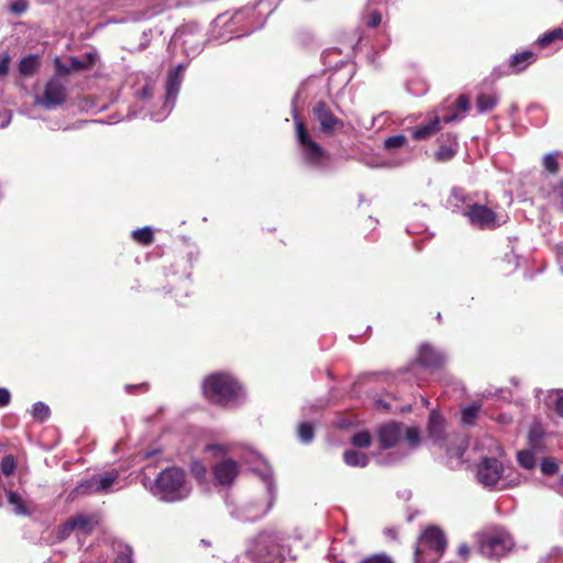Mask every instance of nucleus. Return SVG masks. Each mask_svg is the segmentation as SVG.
I'll return each mask as SVG.
<instances>
[{
    "label": "nucleus",
    "instance_id": "8",
    "mask_svg": "<svg viewBox=\"0 0 563 563\" xmlns=\"http://www.w3.org/2000/svg\"><path fill=\"white\" fill-rule=\"evenodd\" d=\"M312 115L320 123V131L325 135H333L344 128V122L334 115L330 106L323 101H317L312 107Z\"/></svg>",
    "mask_w": 563,
    "mask_h": 563
},
{
    "label": "nucleus",
    "instance_id": "50",
    "mask_svg": "<svg viewBox=\"0 0 563 563\" xmlns=\"http://www.w3.org/2000/svg\"><path fill=\"white\" fill-rule=\"evenodd\" d=\"M10 122V114L0 113V128H4Z\"/></svg>",
    "mask_w": 563,
    "mask_h": 563
},
{
    "label": "nucleus",
    "instance_id": "14",
    "mask_svg": "<svg viewBox=\"0 0 563 563\" xmlns=\"http://www.w3.org/2000/svg\"><path fill=\"white\" fill-rule=\"evenodd\" d=\"M439 148L434 153V158L437 162H448L452 159L459 147L457 139L454 133L448 132L441 134L439 137Z\"/></svg>",
    "mask_w": 563,
    "mask_h": 563
},
{
    "label": "nucleus",
    "instance_id": "20",
    "mask_svg": "<svg viewBox=\"0 0 563 563\" xmlns=\"http://www.w3.org/2000/svg\"><path fill=\"white\" fill-rule=\"evenodd\" d=\"M544 429L540 423L533 424L528 433V443L533 452H542L544 444Z\"/></svg>",
    "mask_w": 563,
    "mask_h": 563
},
{
    "label": "nucleus",
    "instance_id": "39",
    "mask_svg": "<svg viewBox=\"0 0 563 563\" xmlns=\"http://www.w3.org/2000/svg\"><path fill=\"white\" fill-rule=\"evenodd\" d=\"M405 437L411 448H417L420 444V433L417 428H407Z\"/></svg>",
    "mask_w": 563,
    "mask_h": 563
},
{
    "label": "nucleus",
    "instance_id": "46",
    "mask_svg": "<svg viewBox=\"0 0 563 563\" xmlns=\"http://www.w3.org/2000/svg\"><path fill=\"white\" fill-rule=\"evenodd\" d=\"M11 394L7 388L0 387V408L10 404Z\"/></svg>",
    "mask_w": 563,
    "mask_h": 563
},
{
    "label": "nucleus",
    "instance_id": "9",
    "mask_svg": "<svg viewBox=\"0 0 563 563\" xmlns=\"http://www.w3.org/2000/svg\"><path fill=\"white\" fill-rule=\"evenodd\" d=\"M464 216L468 218L473 225L482 230L495 229L497 224L496 212L484 205L473 203L467 206Z\"/></svg>",
    "mask_w": 563,
    "mask_h": 563
},
{
    "label": "nucleus",
    "instance_id": "54",
    "mask_svg": "<svg viewBox=\"0 0 563 563\" xmlns=\"http://www.w3.org/2000/svg\"><path fill=\"white\" fill-rule=\"evenodd\" d=\"M144 386H147L146 384H141V385H137V386H128V388H133V389H136V388H141V387H144Z\"/></svg>",
    "mask_w": 563,
    "mask_h": 563
},
{
    "label": "nucleus",
    "instance_id": "40",
    "mask_svg": "<svg viewBox=\"0 0 563 563\" xmlns=\"http://www.w3.org/2000/svg\"><path fill=\"white\" fill-rule=\"evenodd\" d=\"M117 475H107L103 477L98 478L97 477V489L98 493L103 492L112 486V484L115 482Z\"/></svg>",
    "mask_w": 563,
    "mask_h": 563
},
{
    "label": "nucleus",
    "instance_id": "17",
    "mask_svg": "<svg viewBox=\"0 0 563 563\" xmlns=\"http://www.w3.org/2000/svg\"><path fill=\"white\" fill-rule=\"evenodd\" d=\"M537 60L534 52L527 49L515 54L509 60L510 74H520Z\"/></svg>",
    "mask_w": 563,
    "mask_h": 563
},
{
    "label": "nucleus",
    "instance_id": "44",
    "mask_svg": "<svg viewBox=\"0 0 563 563\" xmlns=\"http://www.w3.org/2000/svg\"><path fill=\"white\" fill-rule=\"evenodd\" d=\"M9 9L12 13L21 14L27 9V1L16 0L15 2L10 4Z\"/></svg>",
    "mask_w": 563,
    "mask_h": 563
},
{
    "label": "nucleus",
    "instance_id": "43",
    "mask_svg": "<svg viewBox=\"0 0 563 563\" xmlns=\"http://www.w3.org/2000/svg\"><path fill=\"white\" fill-rule=\"evenodd\" d=\"M382 22V14L378 11H373L369 13L366 25L371 29L377 27Z\"/></svg>",
    "mask_w": 563,
    "mask_h": 563
},
{
    "label": "nucleus",
    "instance_id": "33",
    "mask_svg": "<svg viewBox=\"0 0 563 563\" xmlns=\"http://www.w3.org/2000/svg\"><path fill=\"white\" fill-rule=\"evenodd\" d=\"M0 468L3 475L10 476L16 468V460L12 454L4 455L0 463Z\"/></svg>",
    "mask_w": 563,
    "mask_h": 563
},
{
    "label": "nucleus",
    "instance_id": "29",
    "mask_svg": "<svg viewBox=\"0 0 563 563\" xmlns=\"http://www.w3.org/2000/svg\"><path fill=\"white\" fill-rule=\"evenodd\" d=\"M556 40H563V30L560 27L544 33L537 43L541 48H545Z\"/></svg>",
    "mask_w": 563,
    "mask_h": 563
},
{
    "label": "nucleus",
    "instance_id": "51",
    "mask_svg": "<svg viewBox=\"0 0 563 563\" xmlns=\"http://www.w3.org/2000/svg\"><path fill=\"white\" fill-rule=\"evenodd\" d=\"M459 119V115L456 113L448 114L442 118V121L444 123H450Z\"/></svg>",
    "mask_w": 563,
    "mask_h": 563
},
{
    "label": "nucleus",
    "instance_id": "13",
    "mask_svg": "<svg viewBox=\"0 0 563 563\" xmlns=\"http://www.w3.org/2000/svg\"><path fill=\"white\" fill-rule=\"evenodd\" d=\"M378 442L382 450L394 448L398 444L402 437V428L400 423L390 422L382 426L378 431Z\"/></svg>",
    "mask_w": 563,
    "mask_h": 563
},
{
    "label": "nucleus",
    "instance_id": "32",
    "mask_svg": "<svg viewBox=\"0 0 563 563\" xmlns=\"http://www.w3.org/2000/svg\"><path fill=\"white\" fill-rule=\"evenodd\" d=\"M298 437L301 442L310 443L313 440V427L309 422H301L298 427Z\"/></svg>",
    "mask_w": 563,
    "mask_h": 563
},
{
    "label": "nucleus",
    "instance_id": "31",
    "mask_svg": "<svg viewBox=\"0 0 563 563\" xmlns=\"http://www.w3.org/2000/svg\"><path fill=\"white\" fill-rule=\"evenodd\" d=\"M372 443L371 433L366 430L356 432L351 438V444L355 448H368Z\"/></svg>",
    "mask_w": 563,
    "mask_h": 563
},
{
    "label": "nucleus",
    "instance_id": "27",
    "mask_svg": "<svg viewBox=\"0 0 563 563\" xmlns=\"http://www.w3.org/2000/svg\"><path fill=\"white\" fill-rule=\"evenodd\" d=\"M482 406L479 404H473L462 409L461 421L465 426L475 424Z\"/></svg>",
    "mask_w": 563,
    "mask_h": 563
},
{
    "label": "nucleus",
    "instance_id": "53",
    "mask_svg": "<svg viewBox=\"0 0 563 563\" xmlns=\"http://www.w3.org/2000/svg\"><path fill=\"white\" fill-rule=\"evenodd\" d=\"M559 195H560V197H561V202H562V205H563V183H562V185L560 186Z\"/></svg>",
    "mask_w": 563,
    "mask_h": 563
},
{
    "label": "nucleus",
    "instance_id": "45",
    "mask_svg": "<svg viewBox=\"0 0 563 563\" xmlns=\"http://www.w3.org/2000/svg\"><path fill=\"white\" fill-rule=\"evenodd\" d=\"M455 107L462 112H466L470 109V99L466 95H460L455 101Z\"/></svg>",
    "mask_w": 563,
    "mask_h": 563
},
{
    "label": "nucleus",
    "instance_id": "6",
    "mask_svg": "<svg viewBox=\"0 0 563 563\" xmlns=\"http://www.w3.org/2000/svg\"><path fill=\"white\" fill-rule=\"evenodd\" d=\"M296 132L307 163L314 167H322L324 165V161L328 158V154L316 141L311 139L307 126L302 121L296 122Z\"/></svg>",
    "mask_w": 563,
    "mask_h": 563
},
{
    "label": "nucleus",
    "instance_id": "18",
    "mask_svg": "<svg viewBox=\"0 0 563 563\" xmlns=\"http://www.w3.org/2000/svg\"><path fill=\"white\" fill-rule=\"evenodd\" d=\"M445 421L443 417L437 411L432 410L429 415L428 421V435L434 441L440 442L444 440Z\"/></svg>",
    "mask_w": 563,
    "mask_h": 563
},
{
    "label": "nucleus",
    "instance_id": "16",
    "mask_svg": "<svg viewBox=\"0 0 563 563\" xmlns=\"http://www.w3.org/2000/svg\"><path fill=\"white\" fill-rule=\"evenodd\" d=\"M69 519L73 525L74 531H78L85 536L91 534L99 523L97 515L78 514L76 516L70 517Z\"/></svg>",
    "mask_w": 563,
    "mask_h": 563
},
{
    "label": "nucleus",
    "instance_id": "19",
    "mask_svg": "<svg viewBox=\"0 0 563 563\" xmlns=\"http://www.w3.org/2000/svg\"><path fill=\"white\" fill-rule=\"evenodd\" d=\"M441 120L439 117H434L427 123L419 124L411 129V137L416 141H423L430 139L440 129Z\"/></svg>",
    "mask_w": 563,
    "mask_h": 563
},
{
    "label": "nucleus",
    "instance_id": "24",
    "mask_svg": "<svg viewBox=\"0 0 563 563\" xmlns=\"http://www.w3.org/2000/svg\"><path fill=\"white\" fill-rule=\"evenodd\" d=\"M561 155L562 154L559 151L545 154L542 158V167L544 168V170H547L551 175L558 174L560 170L559 159Z\"/></svg>",
    "mask_w": 563,
    "mask_h": 563
},
{
    "label": "nucleus",
    "instance_id": "48",
    "mask_svg": "<svg viewBox=\"0 0 563 563\" xmlns=\"http://www.w3.org/2000/svg\"><path fill=\"white\" fill-rule=\"evenodd\" d=\"M9 71V58L5 57L0 62V76L7 75Z\"/></svg>",
    "mask_w": 563,
    "mask_h": 563
},
{
    "label": "nucleus",
    "instance_id": "52",
    "mask_svg": "<svg viewBox=\"0 0 563 563\" xmlns=\"http://www.w3.org/2000/svg\"><path fill=\"white\" fill-rule=\"evenodd\" d=\"M463 453H464V451L459 448V449H456V451H454L453 455L456 457H461L463 455Z\"/></svg>",
    "mask_w": 563,
    "mask_h": 563
},
{
    "label": "nucleus",
    "instance_id": "36",
    "mask_svg": "<svg viewBox=\"0 0 563 563\" xmlns=\"http://www.w3.org/2000/svg\"><path fill=\"white\" fill-rule=\"evenodd\" d=\"M96 486H97V477L93 476L92 478L80 483L76 487V492L78 494H95V493H98V489Z\"/></svg>",
    "mask_w": 563,
    "mask_h": 563
},
{
    "label": "nucleus",
    "instance_id": "21",
    "mask_svg": "<svg viewBox=\"0 0 563 563\" xmlns=\"http://www.w3.org/2000/svg\"><path fill=\"white\" fill-rule=\"evenodd\" d=\"M38 66H40L38 56L30 54L20 60L19 71L24 77H31L37 71Z\"/></svg>",
    "mask_w": 563,
    "mask_h": 563
},
{
    "label": "nucleus",
    "instance_id": "55",
    "mask_svg": "<svg viewBox=\"0 0 563 563\" xmlns=\"http://www.w3.org/2000/svg\"><path fill=\"white\" fill-rule=\"evenodd\" d=\"M201 543H205V545H209V542H205V540H201Z\"/></svg>",
    "mask_w": 563,
    "mask_h": 563
},
{
    "label": "nucleus",
    "instance_id": "35",
    "mask_svg": "<svg viewBox=\"0 0 563 563\" xmlns=\"http://www.w3.org/2000/svg\"><path fill=\"white\" fill-rule=\"evenodd\" d=\"M32 416L35 419H38L41 421H44L49 416V408L44 402H35L32 407Z\"/></svg>",
    "mask_w": 563,
    "mask_h": 563
},
{
    "label": "nucleus",
    "instance_id": "38",
    "mask_svg": "<svg viewBox=\"0 0 563 563\" xmlns=\"http://www.w3.org/2000/svg\"><path fill=\"white\" fill-rule=\"evenodd\" d=\"M406 136L402 134H396L387 137L384 142L385 148L395 150L406 144Z\"/></svg>",
    "mask_w": 563,
    "mask_h": 563
},
{
    "label": "nucleus",
    "instance_id": "7",
    "mask_svg": "<svg viewBox=\"0 0 563 563\" xmlns=\"http://www.w3.org/2000/svg\"><path fill=\"white\" fill-rule=\"evenodd\" d=\"M67 100V89L58 77L51 78L45 87L43 95L36 97L35 103L45 109H54L64 104Z\"/></svg>",
    "mask_w": 563,
    "mask_h": 563
},
{
    "label": "nucleus",
    "instance_id": "2",
    "mask_svg": "<svg viewBox=\"0 0 563 563\" xmlns=\"http://www.w3.org/2000/svg\"><path fill=\"white\" fill-rule=\"evenodd\" d=\"M156 494L165 501H178L189 495L185 472L176 466L166 467L155 479Z\"/></svg>",
    "mask_w": 563,
    "mask_h": 563
},
{
    "label": "nucleus",
    "instance_id": "12",
    "mask_svg": "<svg viewBox=\"0 0 563 563\" xmlns=\"http://www.w3.org/2000/svg\"><path fill=\"white\" fill-rule=\"evenodd\" d=\"M240 467L238 462L232 459L223 460L213 467V475L219 485L230 486L239 475Z\"/></svg>",
    "mask_w": 563,
    "mask_h": 563
},
{
    "label": "nucleus",
    "instance_id": "37",
    "mask_svg": "<svg viewBox=\"0 0 563 563\" xmlns=\"http://www.w3.org/2000/svg\"><path fill=\"white\" fill-rule=\"evenodd\" d=\"M133 550L130 545L125 544L118 551V555L112 563H133Z\"/></svg>",
    "mask_w": 563,
    "mask_h": 563
},
{
    "label": "nucleus",
    "instance_id": "41",
    "mask_svg": "<svg viewBox=\"0 0 563 563\" xmlns=\"http://www.w3.org/2000/svg\"><path fill=\"white\" fill-rule=\"evenodd\" d=\"M360 563H393V561L386 554H373L365 558Z\"/></svg>",
    "mask_w": 563,
    "mask_h": 563
},
{
    "label": "nucleus",
    "instance_id": "42",
    "mask_svg": "<svg viewBox=\"0 0 563 563\" xmlns=\"http://www.w3.org/2000/svg\"><path fill=\"white\" fill-rule=\"evenodd\" d=\"M71 532H74V528H73V525L70 522V519H68L65 523H63L59 527L58 539H60V540L67 539L70 536Z\"/></svg>",
    "mask_w": 563,
    "mask_h": 563
},
{
    "label": "nucleus",
    "instance_id": "5",
    "mask_svg": "<svg viewBox=\"0 0 563 563\" xmlns=\"http://www.w3.org/2000/svg\"><path fill=\"white\" fill-rule=\"evenodd\" d=\"M448 542L443 531L434 526L428 527L420 537L415 550L416 563H420L424 552L432 551L435 554L434 561L439 560L446 549Z\"/></svg>",
    "mask_w": 563,
    "mask_h": 563
},
{
    "label": "nucleus",
    "instance_id": "30",
    "mask_svg": "<svg viewBox=\"0 0 563 563\" xmlns=\"http://www.w3.org/2000/svg\"><path fill=\"white\" fill-rule=\"evenodd\" d=\"M517 462L523 468L532 470L536 467L534 453L530 450L519 451L517 454Z\"/></svg>",
    "mask_w": 563,
    "mask_h": 563
},
{
    "label": "nucleus",
    "instance_id": "26",
    "mask_svg": "<svg viewBox=\"0 0 563 563\" xmlns=\"http://www.w3.org/2000/svg\"><path fill=\"white\" fill-rule=\"evenodd\" d=\"M132 239L143 246H148L154 242V232L150 227H144L132 231Z\"/></svg>",
    "mask_w": 563,
    "mask_h": 563
},
{
    "label": "nucleus",
    "instance_id": "47",
    "mask_svg": "<svg viewBox=\"0 0 563 563\" xmlns=\"http://www.w3.org/2000/svg\"><path fill=\"white\" fill-rule=\"evenodd\" d=\"M457 553L463 560H466L471 553V550L467 544H461L457 548Z\"/></svg>",
    "mask_w": 563,
    "mask_h": 563
},
{
    "label": "nucleus",
    "instance_id": "3",
    "mask_svg": "<svg viewBox=\"0 0 563 563\" xmlns=\"http://www.w3.org/2000/svg\"><path fill=\"white\" fill-rule=\"evenodd\" d=\"M279 541L276 533L261 532L254 538L249 551L258 563H282L283 550Z\"/></svg>",
    "mask_w": 563,
    "mask_h": 563
},
{
    "label": "nucleus",
    "instance_id": "56",
    "mask_svg": "<svg viewBox=\"0 0 563 563\" xmlns=\"http://www.w3.org/2000/svg\"><path fill=\"white\" fill-rule=\"evenodd\" d=\"M201 543H205V545H209V542H205V540H201Z\"/></svg>",
    "mask_w": 563,
    "mask_h": 563
},
{
    "label": "nucleus",
    "instance_id": "25",
    "mask_svg": "<svg viewBox=\"0 0 563 563\" xmlns=\"http://www.w3.org/2000/svg\"><path fill=\"white\" fill-rule=\"evenodd\" d=\"M7 498L8 503L13 507V510L16 515H30L27 506L25 505L23 498L16 492H7Z\"/></svg>",
    "mask_w": 563,
    "mask_h": 563
},
{
    "label": "nucleus",
    "instance_id": "23",
    "mask_svg": "<svg viewBox=\"0 0 563 563\" xmlns=\"http://www.w3.org/2000/svg\"><path fill=\"white\" fill-rule=\"evenodd\" d=\"M498 102V97L495 93L481 92L476 98V108L479 113H485L493 110Z\"/></svg>",
    "mask_w": 563,
    "mask_h": 563
},
{
    "label": "nucleus",
    "instance_id": "11",
    "mask_svg": "<svg viewBox=\"0 0 563 563\" xmlns=\"http://www.w3.org/2000/svg\"><path fill=\"white\" fill-rule=\"evenodd\" d=\"M416 363L427 369L439 371L445 365L446 356L434 346L422 344L419 349Z\"/></svg>",
    "mask_w": 563,
    "mask_h": 563
},
{
    "label": "nucleus",
    "instance_id": "34",
    "mask_svg": "<svg viewBox=\"0 0 563 563\" xmlns=\"http://www.w3.org/2000/svg\"><path fill=\"white\" fill-rule=\"evenodd\" d=\"M542 474L547 476H552L558 473L559 465L556 461L552 457H544L540 465Z\"/></svg>",
    "mask_w": 563,
    "mask_h": 563
},
{
    "label": "nucleus",
    "instance_id": "28",
    "mask_svg": "<svg viewBox=\"0 0 563 563\" xmlns=\"http://www.w3.org/2000/svg\"><path fill=\"white\" fill-rule=\"evenodd\" d=\"M96 63V56L93 53H86L85 59L80 60L76 57L70 58V66L74 70H85L92 67Z\"/></svg>",
    "mask_w": 563,
    "mask_h": 563
},
{
    "label": "nucleus",
    "instance_id": "10",
    "mask_svg": "<svg viewBox=\"0 0 563 563\" xmlns=\"http://www.w3.org/2000/svg\"><path fill=\"white\" fill-rule=\"evenodd\" d=\"M503 463L496 457H483L477 466V478L486 487H494L501 478Z\"/></svg>",
    "mask_w": 563,
    "mask_h": 563
},
{
    "label": "nucleus",
    "instance_id": "22",
    "mask_svg": "<svg viewBox=\"0 0 563 563\" xmlns=\"http://www.w3.org/2000/svg\"><path fill=\"white\" fill-rule=\"evenodd\" d=\"M343 461L346 465L352 467H365L368 464L369 459L365 453L356 450H346L343 453Z\"/></svg>",
    "mask_w": 563,
    "mask_h": 563
},
{
    "label": "nucleus",
    "instance_id": "15",
    "mask_svg": "<svg viewBox=\"0 0 563 563\" xmlns=\"http://www.w3.org/2000/svg\"><path fill=\"white\" fill-rule=\"evenodd\" d=\"M183 66H177L167 75L165 84V104L174 103L180 89Z\"/></svg>",
    "mask_w": 563,
    "mask_h": 563
},
{
    "label": "nucleus",
    "instance_id": "49",
    "mask_svg": "<svg viewBox=\"0 0 563 563\" xmlns=\"http://www.w3.org/2000/svg\"><path fill=\"white\" fill-rule=\"evenodd\" d=\"M555 410L559 415L563 416V394L559 396L555 402Z\"/></svg>",
    "mask_w": 563,
    "mask_h": 563
},
{
    "label": "nucleus",
    "instance_id": "1",
    "mask_svg": "<svg viewBox=\"0 0 563 563\" xmlns=\"http://www.w3.org/2000/svg\"><path fill=\"white\" fill-rule=\"evenodd\" d=\"M201 391L208 402L222 408L236 406L244 398L241 383L225 372L207 375L201 383Z\"/></svg>",
    "mask_w": 563,
    "mask_h": 563
},
{
    "label": "nucleus",
    "instance_id": "4",
    "mask_svg": "<svg viewBox=\"0 0 563 563\" xmlns=\"http://www.w3.org/2000/svg\"><path fill=\"white\" fill-rule=\"evenodd\" d=\"M512 548L511 537L504 531H492L479 536L478 550L487 559L499 561Z\"/></svg>",
    "mask_w": 563,
    "mask_h": 563
}]
</instances>
